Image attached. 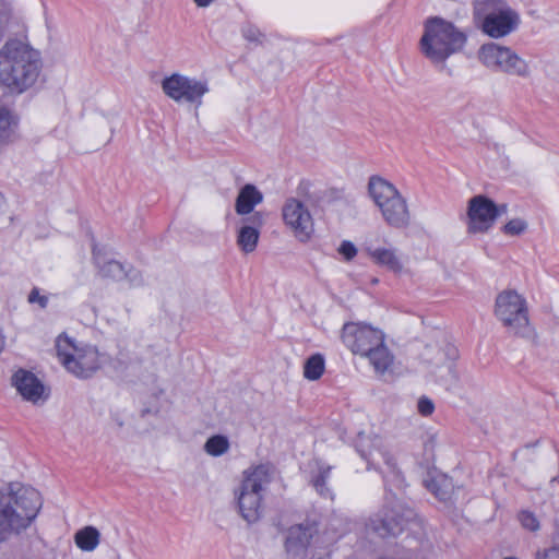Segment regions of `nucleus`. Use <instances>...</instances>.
I'll use <instances>...</instances> for the list:
<instances>
[{"label": "nucleus", "instance_id": "cd10ccee", "mask_svg": "<svg viewBox=\"0 0 559 559\" xmlns=\"http://www.w3.org/2000/svg\"><path fill=\"white\" fill-rule=\"evenodd\" d=\"M499 11V2L497 0H475L474 16L485 21L489 15H496Z\"/></svg>", "mask_w": 559, "mask_h": 559}, {"label": "nucleus", "instance_id": "9b49d317", "mask_svg": "<svg viewBox=\"0 0 559 559\" xmlns=\"http://www.w3.org/2000/svg\"><path fill=\"white\" fill-rule=\"evenodd\" d=\"M356 450L360 456L366 460L368 468L373 467L376 469H380V462L384 463L386 466V472H383L385 483L390 476L397 486L402 485L403 478L396 466L395 459L386 449L383 448L382 440L380 438L376 437L371 439L367 436L359 435L356 441Z\"/></svg>", "mask_w": 559, "mask_h": 559}, {"label": "nucleus", "instance_id": "ddd939ff", "mask_svg": "<svg viewBox=\"0 0 559 559\" xmlns=\"http://www.w3.org/2000/svg\"><path fill=\"white\" fill-rule=\"evenodd\" d=\"M467 218L469 234L487 233L497 219L496 203L483 194L473 197L468 201Z\"/></svg>", "mask_w": 559, "mask_h": 559}, {"label": "nucleus", "instance_id": "f704fd0d", "mask_svg": "<svg viewBox=\"0 0 559 559\" xmlns=\"http://www.w3.org/2000/svg\"><path fill=\"white\" fill-rule=\"evenodd\" d=\"M242 35L249 41H259L260 37L262 36L261 32L251 25L242 28Z\"/></svg>", "mask_w": 559, "mask_h": 559}, {"label": "nucleus", "instance_id": "c756f323", "mask_svg": "<svg viewBox=\"0 0 559 559\" xmlns=\"http://www.w3.org/2000/svg\"><path fill=\"white\" fill-rule=\"evenodd\" d=\"M27 302L31 305H38V307L44 310L48 307L49 297L48 295L41 294L40 288L33 287L27 296Z\"/></svg>", "mask_w": 559, "mask_h": 559}, {"label": "nucleus", "instance_id": "7c9ffc66", "mask_svg": "<svg viewBox=\"0 0 559 559\" xmlns=\"http://www.w3.org/2000/svg\"><path fill=\"white\" fill-rule=\"evenodd\" d=\"M519 521L524 528L531 532H536L539 530V522L537 518L530 511H522L519 514Z\"/></svg>", "mask_w": 559, "mask_h": 559}, {"label": "nucleus", "instance_id": "f3484780", "mask_svg": "<svg viewBox=\"0 0 559 559\" xmlns=\"http://www.w3.org/2000/svg\"><path fill=\"white\" fill-rule=\"evenodd\" d=\"M12 385L25 401L34 404L44 396L45 386L32 371L16 370L12 376Z\"/></svg>", "mask_w": 559, "mask_h": 559}, {"label": "nucleus", "instance_id": "79ce46f5", "mask_svg": "<svg viewBox=\"0 0 559 559\" xmlns=\"http://www.w3.org/2000/svg\"><path fill=\"white\" fill-rule=\"evenodd\" d=\"M504 559H518L516 557H506Z\"/></svg>", "mask_w": 559, "mask_h": 559}, {"label": "nucleus", "instance_id": "393cba45", "mask_svg": "<svg viewBox=\"0 0 559 559\" xmlns=\"http://www.w3.org/2000/svg\"><path fill=\"white\" fill-rule=\"evenodd\" d=\"M332 467L329 465H319L318 473L310 479L316 491L323 498L333 499L331 489L326 486Z\"/></svg>", "mask_w": 559, "mask_h": 559}, {"label": "nucleus", "instance_id": "20e7f679", "mask_svg": "<svg viewBox=\"0 0 559 559\" xmlns=\"http://www.w3.org/2000/svg\"><path fill=\"white\" fill-rule=\"evenodd\" d=\"M466 41V34L452 22L439 16H431L424 24L419 49L425 58L442 70L451 56L464 49Z\"/></svg>", "mask_w": 559, "mask_h": 559}, {"label": "nucleus", "instance_id": "e433bc0d", "mask_svg": "<svg viewBox=\"0 0 559 559\" xmlns=\"http://www.w3.org/2000/svg\"><path fill=\"white\" fill-rule=\"evenodd\" d=\"M328 195L331 200H341V199H343V190L332 188L328 191Z\"/></svg>", "mask_w": 559, "mask_h": 559}, {"label": "nucleus", "instance_id": "412c9836", "mask_svg": "<svg viewBox=\"0 0 559 559\" xmlns=\"http://www.w3.org/2000/svg\"><path fill=\"white\" fill-rule=\"evenodd\" d=\"M19 119L7 107H0V147L10 144L15 139Z\"/></svg>", "mask_w": 559, "mask_h": 559}, {"label": "nucleus", "instance_id": "b1692460", "mask_svg": "<svg viewBox=\"0 0 559 559\" xmlns=\"http://www.w3.org/2000/svg\"><path fill=\"white\" fill-rule=\"evenodd\" d=\"M95 264L98 267V273L102 277L110 278L114 281H122L124 278V264L117 260H108L100 263L97 257H94Z\"/></svg>", "mask_w": 559, "mask_h": 559}, {"label": "nucleus", "instance_id": "4468645a", "mask_svg": "<svg viewBox=\"0 0 559 559\" xmlns=\"http://www.w3.org/2000/svg\"><path fill=\"white\" fill-rule=\"evenodd\" d=\"M283 219L301 241L307 240L312 231V217L304 203L295 198L287 199L283 210Z\"/></svg>", "mask_w": 559, "mask_h": 559}, {"label": "nucleus", "instance_id": "72a5a7b5", "mask_svg": "<svg viewBox=\"0 0 559 559\" xmlns=\"http://www.w3.org/2000/svg\"><path fill=\"white\" fill-rule=\"evenodd\" d=\"M417 407H418V412L423 415V416H429L433 413V409H435V405L432 403V401L428 397H420L418 400V404H417Z\"/></svg>", "mask_w": 559, "mask_h": 559}, {"label": "nucleus", "instance_id": "4c0bfd02", "mask_svg": "<svg viewBox=\"0 0 559 559\" xmlns=\"http://www.w3.org/2000/svg\"><path fill=\"white\" fill-rule=\"evenodd\" d=\"M496 209H497V218H498L500 215L507 213L508 206L504 203L496 204Z\"/></svg>", "mask_w": 559, "mask_h": 559}, {"label": "nucleus", "instance_id": "473e14b6", "mask_svg": "<svg viewBox=\"0 0 559 559\" xmlns=\"http://www.w3.org/2000/svg\"><path fill=\"white\" fill-rule=\"evenodd\" d=\"M338 253L342 254L346 261H350L356 257L357 249L353 242L344 240L338 248Z\"/></svg>", "mask_w": 559, "mask_h": 559}, {"label": "nucleus", "instance_id": "2eb2a0df", "mask_svg": "<svg viewBox=\"0 0 559 559\" xmlns=\"http://www.w3.org/2000/svg\"><path fill=\"white\" fill-rule=\"evenodd\" d=\"M318 531V523L310 519L293 525L286 536V551L296 557L304 555Z\"/></svg>", "mask_w": 559, "mask_h": 559}, {"label": "nucleus", "instance_id": "a211bd4d", "mask_svg": "<svg viewBox=\"0 0 559 559\" xmlns=\"http://www.w3.org/2000/svg\"><path fill=\"white\" fill-rule=\"evenodd\" d=\"M519 24V15L512 10H501L481 22V29L492 38H500L513 32Z\"/></svg>", "mask_w": 559, "mask_h": 559}, {"label": "nucleus", "instance_id": "aec40b11", "mask_svg": "<svg viewBox=\"0 0 559 559\" xmlns=\"http://www.w3.org/2000/svg\"><path fill=\"white\" fill-rule=\"evenodd\" d=\"M368 255L371 260L380 265L386 267L389 271L400 273L403 269L402 262L400 261L396 250L392 248H372L371 246L366 248Z\"/></svg>", "mask_w": 559, "mask_h": 559}, {"label": "nucleus", "instance_id": "bb28decb", "mask_svg": "<svg viewBox=\"0 0 559 559\" xmlns=\"http://www.w3.org/2000/svg\"><path fill=\"white\" fill-rule=\"evenodd\" d=\"M229 449L228 438L223 435L210 437L204 443V451L211 456H221Z\"/></svg>", "mask_w": 559, "mask_h": 559}, {"label": "nucleus", "instance_id": "7ed1b4c3", "mask_svg": "<svg viewBox=\"0 0 559 559\" xmlns=\"http://www.w3.org/2000/svg\"><path fill=\"white\" fill-rule=\"evenodd\" d=\"M341 337L354 355L368 359L377 374L391 371L394 355L385 345V335L380 329L362 322H347L342 328Z\"/></svg>", "mask_w": 559, "mask_h": 559}, {"label": "nucleus", "instance_id": "5701e85b", "mask_svg": "<svg viewBox=\"0 0 559 559\" xmlns=\"http://www.w3.org/2000/svg\"><path fill=\"white\" fill-rule=\"evenodd\" d=\"M426 488L435 495L440 501H448L451 498L453 491V485L451 480L445 476H439L426 480Z\"/></svg>", "mask_w": 559, "mask_h": 559}, {"label": "nucleus", "instance_id": "423d86ee", "mask_svg": "<svg viewBox=\"0 0 559 559\" xmlns=\"http://www.w3.org/2000/svg\"><path fill=\"white\" fill-rule=\"evenodd\" d=\"M368 194L390 227L404 229L409 226L411 213L407 201L393 183L373 175L368 181Z\"/></svg>", "mask_w": 559, "mask_h": 559}, {"label": "nucleus", "instance_id": "0eeeda50", "mask_svg": "<svg viewBox=\"0 0 559 559\" xmlns=\"http://www.w3.org/2000/svg\"><path fill=\"white\" fill-rule=\"evenodd\" d=\"M271 483L270 467L258 465L245 472L243 480L236 492L239 512L248 523H255L262 515L263 492Z\"/></svg>", "mask_w": 559, "mask_h": 559}, {"label": "nucleus", "instance_id": "4be33fe9", "mask_svg": "<svg viewBox=\"0 0 559 559\" xmlns=\"http://www.w3.org/2000/svg\"><path fill=\"white\" fill-rule=\"evenodd\" d=\"M100 533L94 526H85L74 535L76 546L84 551H93L99 544Z\"/></svg>", "mask_w": 559, "mask_h": 559}, {"label": "nucleus", "instance_id": "a878e982", "mask_svg": "<svg viewBox=\"0 0 559 559\" xmlns=\"http://www.w3.org/2000/svg\"><path fill=\"white\" fill-rule=\"evenodd\" d=\"M325 369V360L321 354L311 355L304 365V377L310 381L320 379Z\"/></svg>", "mask_w": 559, "mask_h": 559}, {"label": "nucleus", "instance_id": "c9c22d12", "mask_svg": "<svg viewBox=\"0 0 559 559\" xmlns=\"http://www.w3.org/2000/svg\"><path fill=\"white\" fill-rule=\"evenodd\" d=\"M535 559H559V547H551L544 551H537Z\"/></svg>", "mask_w": 559, "mask_h": 559}, {"label": "nucleus", "instance_id": "58836bf2", "mask_svg": "<svg viewBox=\"0 0 559 559\" xmlns=\"http://www.w3.org/2000/svg\"><path fill=\"white\" fill-rule=\"evenodd\" d=\"M4 346H5V336L3 334L2 328L0 326V353L3 350Z\"/></svg>", "mask_w": 559, "mask_h": 559}, {"label": "nucleus", "instance_id": "f257e3e1", "mask_svg": "<svg viewBox=\"0 0 559 559\" xmlns=\"http://www.w3.org/2000/svg\"><path fill=\"white\" fill-rule=\"evenodd\" d=\"M43 69L40 51L26 39L10 38L0 49V86L23 94L38 81Z\"/></svg>", "mask_w": 559, "mask_h": 559}, {"label": "nucleus", "instance_id": "1a4fd4ad", "mask_svg": "<svg viewBox=\"0 0 559 559\" xmlns=\"http://www.w3.org/2000/svg\"><path fill=\"white\" fill-rule=\"evenodd\" d=\"M480 62L488 69L508 75L527 79L531 76L528 62L509 47L495 43L485 44L478 51Z\"/></svg>", "mask_w": 559, "mask_h": 559}, {"label": "nucleus", "instance_id": "a19ab883", "mask_svg": "<svg viewBox=\"0 0 559 559\" xmlns=\"http://www.w3.org/2000/svg\"><path fill=\"white\" fill-rule=\"evenodd\" d=\"M4 207H5V200H4V197L0 193V214L2 213Z\"/></svg>", "mask_w": 559, "mask_h": 559}, {"label": "nucleus", "instance_id": "6ab92c4d", "mask_svg": "<svg viewBox=\"0 0 559 559\" xmlns=\"http://www.w3.org/2000/svg\"><path fill=\"white\" fill-rule=\"evenodd\" d=\"M263 201L262 192L252 183L245 185L236 198L235 211L238 215H248Z\"/></svg>", "mask_w": 559, "mask_h": 559}, {"label": "nucleus", "instance_id": "6e6552de", "mask_svg": "<svg viewBox=\"0 0 559 559\" xmlns=\"http://www.w3.org/2000/svg\"><path fill=\"white\" fill-rule=\"evenodd\" d=\"M495 314L515 336L525 337L532 332L526 300L515 290H503L497 296Z\"/></svg>", "mask_w": 559, "mask_h": 559}, {"label": "nucleus", "instance_id": "ea45409f", "mask_svg": "<svg viewBox=\"0 0 559 559\" xmlns=\"http://www.w3.org/2000/svg\"><path fill=\"white\" fill-rule=\"evenodd\" d=\"M213 0H194L198 7H207Z\"/></svg>", "mask_w": 559, "mask_h": 559}, {"label": "nucleus", "instance_id": "c85d7f7f", "mask_svg": "<svg viewBox=\"0 0 559 559\" xmlns=\"http://www.w3.org/2000/svg\"><path fill=\"white\" fill-rule=\"evenodd\" d=\"M527 222L522 218H513L509 221L503 227L502 233L507 236H520L527 229Z\"/></svg>", "mask_w": 559, "mask_h": 559}, {"label": "nucleus", "instance_id": "9d476101", "mask_svg": "<svg viewBox=\"0 0 559 559\" xmlns=\"http://www.w3.org/2000/svg\"><path fill=\"white\" fill-rule=\"evenodd\" d=\"M416 518L413 509L399 501L389 502L370 519L368 528L382 538L401 534L409 522Z\"/></svg>", "mask_w": 559, "mask_h": 559}, {"label": "nucleus", "instance_id": "2f4dec72", "mask_svg": "<svg viewBox=\"0 0 559 559\" xmlns=\"http://www.w3.org/2000/svg\"><path fill=\"white\" fill-rule=\"evenodd\" d=\"M124 278L131 286H141L143 284V276L141 272L134 269L132 265H124Z\"/></svg>", "mask_w": 559, "mask_h": 559}, {"label": "nucleus", "instance_id": "39448f33", "mask_svg": "<svg viewBox=\"0 0 559 559\" xmlns=\"http://www.w3.org/2000/svg\"><path fill=\"white\" fill-rule=\"evenodd\" d=\"M56 352L67 371L80 379L93 377L106 362V355L96 346L75 343L67 335L57 337Z\"/></svg>", "mask_w": 559, "mask_h": 559}, {"label": "nucleus", "instance_id": "f03ea898", "mask_svg": "<svg viewBox=\"0 0 559 559\" xmlns=\"http://www.w3.org/2000/svg\"><path fill=\"white\" fill-rule=\"evenodd\" d=\"M41 507L39 492L20 483L0 488V544L26 530Z\"/></svg>", "mask_w": 559, "mask_h": 559}, {"label": "nucleus", "instance_id": "dca6fc26", "mask_svg": "<svg viewBox=\"0 0 559 559\" xmlns=\"http://www.w3.org/2000/svg\"><path fill=\"white\" fill-rule=\"evenodd\" d=\"M242 223L243 225L238 230L237 245L245 253H251L258 246L260 228L264 224V214L253 212L250 216L243 218Z\"/></svg>", "mask_w": 559, "mask_h": 559}, {"label": "nucleus", "instance_id": "f8f14e48", "mask_svg": "<svg viewBox=\"0 0 559 559\" xmlns=\"http://www.w3.org/2000/svg\"><path fill=\"white\" fill-rule=\"evenodd\" d=\"M162 90L166 96L177 103L202 104V97L209 92L206 81H200L179 73L166 76L162 81Z\"/></svg>", "mask_w": 559, "mask_h": 559}]
</instances>
